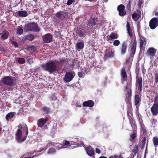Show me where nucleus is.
<instances>
[{
	"mask_svg": "<svg viewBox=\"0 0 158 158\" xmlns=\"http://www.w3.org/2000/svg\"><path fill=\"white\" fill-rule=\"evenodd\" d=\"M56 63H59V61L56 60L48 61L45 64V70L50 73L56 72L57 69Z\"/></svg>",
	"mask_w": 158,
	"mask_h": 158,
	"instance_id": "1",
	"label": "nucleus"
},
{
	"mask_svg": "<svg viewBox=\"0 0 158 158\" xmlns=\"http://www.w3.org/2000/svg\"><path fill=\"white\" fill-rule=\"evenodd\" d=\"M24 29L26 31H32L34 32H39L40 30L37 23L35 22L30 23L26 25Z\"/></svg>",
	"mask_w": 158,
	"mask_h": 158,
	"instance_id": "2",
	"label": "nucleus"
},
{
	"mask_svg": "<svg viewBox=\"0 0 158 158\" xmlns=\"http://www.w3.org/2000/svg\"><path fill=\"white\" fill-rule=\"evenodd\" d=\"M15 78L14 77L6 76L2 78L1 81L4 84L9 86L13 85L15 83Z\"/></svg>",
	"mask_w": 158,
	"mask_h": 158,
	"instance_id": "3",
	"label": "nucleus"
},
{
	"mask_svg": "<svg viewBox=\"0 0 158 158\" xmlns=\"http://www.w3.org/2000/svg\"><path fill=\"white\" fill-rule=\"evenodd\" d=\"M151 111L153 116H156L158 114V96H155L154 103L151 108Z\"/></svg>",
	"mask_w": 158,
	"mask_h": 158,
	"instance_id": "4",
	"label": "nucleus"
},
{
	"mask_svg": "<svg viewBox=\"0 0 158 158\" xmlns=\"http://www.w3.org/2000/svg\"><path fill=\"white\" fill-rule=\"evenodd\" d=\"M75 73L73 71L67 72L63 78V81L65 83L71 81L74 78Z\"/></svg>",
	"mask_w": 158,
	"mask_h": 158,
	"instance_id": "5",
	"label": "nucleus"
},
{
	"mask_svg": "<svg viewBox=\"0 0 158 158\" xmlns=\"http://www.w3.org/2000/svg\"><path fill=\"white\" fill-rule=\"evenodd\" d=\"M76 33L77 35L80 37H85L87 34V31L81 26L77 27Z\"/></svg>",
	"mask_w": 158,
	"mask_h": 158,
	"instance_id": "6",
	"label": "nucleus"
},
{
	"mask_svg": "<svg viewBox=\"0 0 158 158\" xmlns=\"http://www.w3.org/2000/svg\"><path fill=\"white\" fill-rule=\"evenodd\" d=\"M136 46L137 41L136 38H135L130 46V55L133 58L135 53Z\"/></svg>",
	"mask_w": 158,
	"mask_h": 158,
	"instance_id": "7",
	"label": "nucleus"
},
{
	"mask_svg": "<svg viewBox=\"0 0 158 158\" xmlns=\"http://www.w3.org/2000/svg\"><path fill=\"white\" fill-rule=\"evenodd\" d=\"M149 25L151 29H155L158 25V19L156 17L152 19L149 22Z\"/></svg>",
	"mask_w": 158,
	"mask_h": 158,
	"instance_id": "8",
	"label": "nucleus"
},
{
	"mask_svg": "<svg viewBox=\"0 0 158 158\" xmlns=\"http://www.w3.org/2000/svg\"><path fill=\"white\" fill-rule=\"evenodd\" d=\"M117 10L118 12L119 15L121 17H123L126 14L125 6L123 4H120L118 6Z\"/></svg>",
	"mask_w": 158,
	"mask_h": 158,
	"instance_id": "9",
	"label": "nucleus"
},
{
	"mask_svg": "<svg viewBox=\"0 0 158 158\" xmlns=\"http://www.w3.org/2000/svg\"><path fill=\"white\" fill-rule=\"evenodd\" d=\"M22 134V132L21 131V130L20 129H18L16 134V135L17 137V140L19 143H21L24 141L27 137V136L26 135V136L23 137L22 139H21Z\"/></svg>",
	"mask_w": 158,
	"mask_h": 158,
	"instance_id": "10",
	"label": "nucleus"
},
{
	"mask_svg": "<svg viewBox=\"0 0 158 158\" xmlns=\"http://www.w3.org/2000/svg\"><path fill=\"white\" fill-rule=\"evenodd\" d=\"M127 44L126 42L124 41L121 44V46L119 48L120 53L121 55H125L127 50Z\"/></svg>",
	"mask_w": 158,
	"mask_h": 158,
	"instance_id": "11",
	"label": "nucleus"
},
{
	"mask_svg": "<svg viewBox=\"0 0 158 158\" xmlns=\"http://www.w3.org/2000/svg\"><path fill=\"white\" fill-rule=\"evenodd\" d=\"M52 35L50 33H48L43 35L42 36L43 41L45 43H50L52 40Z\"/></svg>",
	"mask_w": 158,
	"mask_h": 158,
	"instance_id": "12",
	"label": "nucleus"
},
{
	"mask_svg": "<svg viewBox=\"0 0 158 158\" xmlns=\"http://www.w3.org/2000/svg\"><path fill=\"white\" fill-rule=\"evenodd\" d=\"M55 15L58 19H60L62 17L65 18H66L68 17V13L66 12L60 11L57 12Z\"/></svg>",
	"mask_w": 158,
	"mask_h": 158,
	"instance_id": "13",
	"label": "nucleus"
},
{
	"mask_svg": "<svg viewBox=\"0 0 158 158\" xmlns=\"http://www.w3.org/2000/svg\"><path fill=\"white\" fill-rule=\"evenodd\" d=\"M141 12L139 10H136L132 15V18L134 20L136 19V20L141 17Z\"/></svg>",
	"mask_w": 158,
	"mask_h": 158,
	"instance_id": "14",
	"label": "nucleus"
},
{
	"mask_svg": "<svg viewBox=\"0 0 158 158\" xmlns=\"http://www.w3.org/2000/svg\"><path fill=\"white\" fill-rule=\"evenodd\" d=\"M126 102H129V101L131 100V96L132 95V91L131 88V86H130L129 90H127L126 92Z\"/></svg>",
	"mask_w": 158,
	"mask_h": 158,
	"instance_id": "15",
	"label": "nucleus"
},
{
	"mask_svg": "<svg viewBox=\"0 0 158 158\" xmlns=\"http://www.w3.org/2000/svg\"><path fill=\"white\" fill-rule=\"evenodd\" d=\"M136 82L138 90L141 91L142 89V79L141 77H136Z\"/></svg>",
	"mask_w": 158,
	"mask_h": 158,
	"instance_id": "16",
	"label": "nucleus"
},
{
	"mask_svg": "<svg viewBox=\"0 0 158 158\" xmlns=\"http://www.w3.org/2000/svg\"><path fill=\"white\" fill-rule=\"evenodd\" d=\"M94 102L91 100H88L84 102L82 104L83 107H92L94 106Z\"/></svg>",
	"mask_w": 158,
	"mask_h": 158,
	"instance_id": "17",
	"label": "nucleus"
},
{
	"mask_svg": "<svg viewBox=\"0 0 158 158\" xmlns=\"http://www.w3.org/2000/svg\"><path fill=\"white\" fill-rule=\"evenodd\" d=\"M47 121V118H41L39 119L37 121L38 127L42 128Z\"/></svg>",
	"mask_w": 158,
	"mask_h": 158,
	"instance_id": "18",
	"label": "nucleus"
},
{
	"mask_svg": "<svg viewBox=\"0 0 158 158\" xmlns=\"http://www.w3.org/2000/svg\"><path fill=\"white\" fill-rule=\"evenodd\" d=\"M98 18H93L89 19L88 22V25L93 27L96 25V22H97Z\"/></svg>",
	"mask_w": 158,
	"mask_h": 158,
	"instance_id": "19",
	"label": "nucleus"
},
{
	"mask_svg": "<svg viewBox=\"0 0 158 158\" xmlns=\"http://www.w3.org/2000/svg\"><path fill=\"white\" fill-rule=\"evenodd\" d=\"M86 151L88 155L89 156H92L94 154V150L90 146L85 148Z\"/></svg>",
	"mask_w": 158,
	"mask_h": 158,
	"instance_id": "20",
	"label": "nucleus"
},
{
	"mask_svg": "<svg viewBox=\"0 0 158 158\" xmlns=\"http://www.w3.org/2000/svg\"><path fill=\"white\" fill-rule=\"evenodd\" d=\"M18 127L19 128V129H20L21 130H22L26 131V135H27H27L28 134V129L26 124L23 125L22 124H20L18 126Z\"/></svg>",
	"mask_w": 158,
	"mask_h": 158,
	"instance_id": "21",
	"label": "nucleus"
},
{
	"mask_svg": "<svg viewBox=\"0 0 158 158\" xmlns=\"http://www.w3.org/2000/svg\"><path fill=\"white\" fill-rule=\"evenodd\" d=\"M121 75L124 81L127 80V76L125 71V68L124 67H122L121 69Z\"/></svg>",
	"mask_w": 158,
	"mask_h": 158,
	"instance_id": "22",
	"label": "nucleus"
},
{
	"mask_svg": "<svg viewBox=\"0 0 158 158\" xmlns=\"http://www.w3.org/2000/svg\"><path fill=\"white\" fill-rule=\"evenodd\" d=\"M16 113L14 112H11L8 113L6 116V119L8 121L9 119H12L15 116Z\"/></svg>",
	"mask_w": 158,
	"mask_h": 158,
	"instance_id": "23",
	"label": "nucleus"
},
{
	"mask_svg": "<svg viewBox=\"0 0 158 158\" xmlns=\"http://www.w3.org/2000/svg\"><path fill=\"white\" fill-rule=\"evenodd\" d=\"M141 99H140L139 95L138 94L135 95L134 97V104L136 106H139L140 104V102Z\"/></svg>",
	"mask_w": 158,
	"mask_h": 158,
	"instance_id": "24",
	"label": "nucleus"
},
{
	"mask_svg": "<svg viewBox=\"0 0 158 158\" xmlns=\"http://www.w3.org/2000/svg\"><path fill=\"white\" fill-rule=\"evenodd\" d=\"M2 34L1 38L3 40H6L8 37L9 35V32L6 30H4L2 31V34L1 33L0 35Z\"/></svg>",
	"mask_w": 158,
	"mask_h": 158,
	"instance_id": "25",
	"label": "nucleus"
},
{
	"mask_svg": "<svg viewBox=\"0 0 158 158\" xmlns=\"http://www.w3.org/2000/svg\"><path fill=\"white\" fill-rule=\"evenodd\" d=\"M18 14L19 16L21 17H26L28 14L27 12L25 10H20L18 11Z\"/></svg>",
	"mask_w": 158,
	"mask_h": 158,
	"instance_id": "26",
	"label": "nucleus"
},
{
	"mask_svg": "<svg viewBox=\"0 0 158 158\" xmlns=\"http://www.w3.org/2000/svg\"><path fill=\"white\" fill-rule=\"evenodd\" d=\"M118 37V35L117 34L112 32L109 36L108 38L110 40H112L113 39H117Z\"/></svg>",
	"mask_w": 158,
	"mask_h": 158,
	"instance_id": "27",
	"label": "nucleus"
},
{
	"mask_svg": "<svg viewBox=\"0 0 158 158\" xmlns=\"http://www.w3.org/2000/svg\"><path fill=\"white\" fill-rule=\"evenodd\" d=\"M137 133L135 132H134L132 133L130 135L129 140L133 142L137 137Z\"/></svg>",
	"mask_w": 158,
	"mask_h": 158,
	"instance_id": "28",
	"label": "nucleus"
},
{
	"mask_svg": "<svg viewBox=\"0 0 158 158\" xmlns=\"http://www.w3.org/2000/svg\"><path fill=\"white\" fill-rule=\"evenodd\" d=\"M152 142L155 147H156L158 145V137H154L152 139Z\"/></svg>",
	"mask_w": 158,
	"mask_h": 158,
	"instance_id": "29",
	"label": "nucleus"
},
{
	"mask_svg": "<svg viewBox=\"0 0 158 158\" xmlns=\"http://www.w3.org/2000/svg\"><path fill=\"white\" fill-rule=\"evenodd\" d=\"M114 53L112 51L107 52L105 54V56L107 57L112 58L114 57Z\"/></svg>",
	"mask_w": 158,
	"mask_h": 158,
	"instance_id": "30",
	"label": "nucleus"
},
{
	"mask_svg": "<svg viewBox=\"0 0 158 158\" xmlns=\"http://www.w3.org/2000/svg\"><path fill=\"white\" fill-rule=\"evenodd\" d=\"M23 31L22 26L21 25L20 26H19L17 29L16 34L18 35H21L23 34Z\"/></svg>",
	"mask_w": 158,
	"mask_h": 158,
	"instance_id": "31",
	"label": "nucleus"
},
{
	"mask_svg": "<svg viewBox=\"0 0 158 158\" xmlns=\"http://www.w3.org/2000/svg\"><path fill=\"white\" fill-rule=\"evenodd\" d=\"M77 48L79 49H83L84 46V44L81 42H79L76 44Z\"/></svg>",
	"mask_w": 158,
	"mask_h": 158,
	"instance_id": "32",
	"label": "nucleus"
},
{
	"mask_svg": "<svg viewBox=\"0 0 158 158\" xmlns=\"http://www.w3.org/2000/svg\"><path fill=\"white\" fill-rule=\"evenodd\" d=\"M132 1L129 0L128 3L127 4L126 7L128 12H130L131 11V4Z\"/></svg>",
	"mask_w": 158,
	"mask_h": 158,
	"instance_id": "33",
	"label": "nucleus"
},
{
	"mask_svg": "<svg viewBox=\"0 0 158 158\" xmlns=\"http://www.w3.org/2000/svg\"><path fill=\"white\" fill-rule=\"evenodd\" d=\"M154 48H151L148 49L147 52L149 53L150 56H152L154 55L155 54Z\"/></svg>",
	"mask_w": 158,
	"mask_h": 158,
	"instance_id": "34",
	"label": "nucleus"
},
{
	"mask_svg": "<svg viewBox=\"0 0 158 158\" xmlns=\"http://www.w3.org/2000/svg\"><path fill=\"white\" fill-rule=\"evenodd\" d=\"M140 130L142 131L143 134L147 135V134L148 131L145 125L140 127Z\"/></svg>",
	"mask_w": 158,
	"mask_h": 158,
	"instance_id": "35",
	"label": "nucleus"
},
{
	"mask_svg": "<svg viewBox=\"0 0 158 158\" xmlns=\"http://www.w3.org/2000/svg\"><path fill=\"white\" fill-rule=\"evenodd\" d=\"M137 119L139 121V123L140 124V127H141L143 126L144 125L143 122V120L141 117H140L139 116V115H138V116L137 117Z\"/></svg>",
	"mask_w": 158,
	"mask_h": 158,
	"instance_id": "36",
	"label": "nucleus"
},
{
	"mask_svg": "<svg viewBox=\"0 0 158 158\" xmlns=\"http://www.w3.org/2000/svg\"><path fill=\"white\" fill-rule=\"evenodd\" d=\"M56 152V150L55 148H51L48 149L47 153L48 154H53L55 153Z\"/></svg>",
	"mask_w": 158,
	"mask_h": 158,
	"instance_id": "37",
	"label": "nucleus"
},
{
	"mask_svg": "<svg viewBox=\"0 0 158 158\" xmlns=\"http://www.w3.org/2000/svg\"><path fill=\"white\" fill-rule=\"evenodd\" d=\"M17 61L19 64H23L26 61L23 58H19Z\"/></svg>",
	"mask_w": 158,
	"mask_h": 158,
	"instance_id": "38",
	"label": "nucleus"
},
{
	"mask_svg": "<svg viewBox=\"0 0 158 158\" xmlns=\"http://www.w3.org/2000/svg\"><path fill=\"white\" fill-rule=\"evenodd\" d=\"M26 38L29 41H32L35 38L34 35L32 34H30L27 36Z\"/></svg>",
	"mask_w": 158,
	"mask_h": 158,
	"instance_id": "39",
	"label": "nucleus"
},
{
	"mask_svg": "<svg viewBox=\"0 0 158 158\" xmlns=\"http://www.w3.org/2000/svg\"><path fill=\"white\" fill-rule=\"evenodd\" d=\"M43 111L46 114H48L50 111V108L46 106L44 107L42 109Z\"/></svg>",
	"mask_w": 158,
	"mask_h": 158,
	"instance_id": "40",
	"label": "nucleus"
},
{
	"mask_svg": "<svg viewBox=\"0 0 158 158\" xmlns=\"http://www.w3.org/2000/svg\"><path fill=\"white\" fill-rule=\"evenodd\" d=\"M129 123L132 127L133 128L135 126L136 123L133 119L130 120Z\"/></svg>",
	"mask_w": 158,
	"mask_h": 158,
	"instance_id": "41",
	"label": "nucleus"
},
{
	"mask_svg": "<svg viewBox=\"0 0 158 158\" xmlns=\"http://www.w3.org/2000/svg\"><path fill=\"white\" fill-rule=\"evenodd\" d=\"M120 41L118 40H115L113 42V45L116 46H118L120 44Z\"/></svg>",
	"mask_w": 158,
	"mask_h": 158,
	"instance_id": "42",
	"label": "nucleus"
},
{
	"mask_svg": "<svg viewBox=\"0 0 158 158\" xmlns=\"http://www.w3.org/2000/svg\"><path fill=\"white\" fill-rule=\"evenodd\" d=\"M52 145H54L53 143L51 141H49L46 145V147L47 148Z\"/></svg>",
	"mask_w": 158,
	"mask_h": 158,
	"instance_id": "43",
	"label": "nucleus"
},
{
	"mask_svg": "<svg viewBox=\"0 0 158 158\" xmlns=\"http://www.w3.org/2000/svg\"><path fill=\"white\" fill-rule=\"evenodd\" d=\"M155 83H158V74L156 73L154 78Z\"/></svg>",
	"mask_w": 158,
	"mask_h": 158,
	"instance_id": "44",
	"label": "nucleus"
},
{
	"mask_svg": "<svg viewBox=\"0 0 158 158\" xmlns=\"http://www.w3.org/2000/svg\"><path fill=\"white\" fill-rule=\"evenodd\" d=\"M75 0H68L66 4L68 6H69L74 2Z\"/></svg>",
	"mask_w": 158,
	"mask_h": 158,
	"instance_id": "45",
	"label": "nucleus"
},
{
	"mask_svg": "<svg viewBox=\"0 0 158 158\" xmlns=\"http://www.w3.org/2000/svg\"><path fill=\"white\" fill-rule=\"evenodd\" d=\"M50 99L52 101H55L57 99V98L54 94H52L50 97Z\"/></svg>",
	"mask_w": 158,
	"mask_h": 158,
	"instance_id": "46",
	"label": "nucleus"
},
{
	"mask_svg": "<svg viewBox=\"0 0 158 158\" xmlns=\"http://www.w3.org/2000/svg\"><path fill=\"white\" fill-rule=\"evenodd\" d=\"M11 44L13 45L15 47H17L18 46V44L17 42L14 41H11Z\"/></svg>",
	"mask_w": 158,
	"mask_h": 158,
	"instance_id": "47",
	"label": "nucleus"
},
{
	"mask_svg": "<svg viewBox=\"0 0 158 158\" xmlns=\"http://www.w3.org/2000/svg\"><path fill=\"white\" fill-rule=\"evenodd\" d=\"M70 144V143L69 141L67 140H64L63 143L62 145L63 146L67 145Z\"/></svg>",
	"mask_w": 158,
	"mask_h": 158,
	"instance_id": "48",
	"label": "nucleus"
},
{
	"mask_svg": "<svg viewBox=\"0 0 158 158\" xmlns=\"http://www.w3.org/2000/svg\"><path fill=\"white\" fill-rule=\"evenodd\" d=\"M127 31V33L129 35L130 37H132L133 36V34L131 29H130V30H128Z\"/></svg>",
	"mask_w": 158,
	"mask_h": 158,
	"instance_id": "49",
	"label": "nucleus"
},
{
	"mask_svg": "<svg viewBox=\"0 0 158 158\" xmlns=\"http://www.w3.org/2000/svg\"><path fill=\"white\" fill-rule=\"evenodd\" d=\"M143 41L142 39H140V48L141 49L143 47Z\"/></svg>",
	"mask_w": 158,
	"mask_h": 158,
	"instance_id": "50",
	"label": "nucleus"
},
{
	"mask_svg": "<svg viewBox=\"0 0 158 158\" xmlns=\"http://www.w3.org/2000/svg\"><path fill=\"white\" fill-rule=\"evenodd\" d=\"M60 61H59V63H62L65 60V58L64 57H62L60 59Z\"/></svg>",
	"mask_w": 158,
	"mask_h": 158,
	"instance_id": "51",
	"label": "nucleus"
},
{
	"mask_svg": "<svg viewBox=\"0 0 158 158\" xmlns=\"http://www.w3.org/2000/svg\"><path fill=\"white\" fill-rule=\"evenodd\" d=\"M126 27L127 31L131 29V27L128 22H127V23Z\"/></svg>",
	"mask_w": 158,
	"mask_h": 158,
	"instance_id": "52",
	"label": "nucleus"
},
{
	"mask_svg": "<svg viewBox=\"0 0 158 158\" xmlns=\"http://www.w3.org/2000/svg\"><path fill=\"white\" fill-rule=\"evenodd\" d=\"M146 136H144L143 138V139L141 141V143L143 144H145L146 143Z\"/></svg>",
	"mask_w": 158,
	"mask_h": 158,
	"instance_id": "53",
	"label": "nucleus"
},
{
	"mask_svg": "<svg viewBox=\"0 0 158 158\" xmlns=\"http://www.w3.org/2000/svg\"><path fill=\"white\" fill-rule=\"evenodd\" d=\"M78 75L79 77H82L83 76V73L81 71L78 72Z\"/></svg>",
	"mask_w": 158,
	"mask_h": 158,
	"instance_id": "54",
	"label": "nucleus"
},
{
	"mask_svg": "<svg viewBox=\"0 0 158 158\" xmlns=\"http://www.w3.org/2000/svg\"><path fill=\"white\" fill-rule=\"evenodd\" d=\"M145 144H143V143H141L139 145L140 148L141 150H143L144 148V146H145Z\"/></svg>",
	"mask_w": 158,
	"mask_h": 158,
	"instance_id": "55",
	"label": "nucleus"
},
{
	"mask_svg": "<svg viewBox=\"0 0 158 158\" xmlns=\"http://www.w3.org/2000/svg\"><path fill=\"white\" fill-rule=\"evenodd\" d=\"M127 115L128 118V119H129V121L133 119V116H132V117H131V116H130V115L129 114V112H127Z\"/></svg>",
	"mask_w": 158,
	"mask_h": 158,
	"instance_id": "56",
	"label": "nucleus"
},
{
	"mask_svg": "<svg viewBox=\"0 0 158 158\" xmlns=\"http://www.w3.org/2000/svg\"><path fill=\"white\" fill-rule=\"evenodd\" d=\"M81 72L83 73V74H85L86 73V70L84 69H81Z\"/></svg>",
	"mask_w": 158,
	"mask_h": 158,
	"instance_id": "57",
	"label": "nucleus"
},
{
	"mask_svg": "<svg viewBox=\"0 0 158 158\" xmlns=\"http://www.w3.org/2000/svg\"><path fill=\"white\" fill-rule=\"evenodd\" d=\"M109 158H118V156L117 155H114L110 156Z\"/></svg>",
	"mask_w": 158,
	"mask_h": 158,
	"instance_id": "58",
	"label": "nucleus"
},
{
	"mask_svg": "<svg viewBox=\"0 0 158 158\" xmlns=\"http://www.w3.org/2000/svg\"><path fill=\"white\" fill-rule=\"evenodd\" d=\"M96 153H98V154H99L101 152V151L98 148H96Z\"/></svg>",
	"mask_w": 158,
	"mask_h": 158,
	"instance_id": "59",
	"label": "nucleus"
},
{
	"mask_svg": "<svg viewBox=\"0 0 158 158\" xmlns=\"http://www.w3.org/2000/svg\"><path fill=\"white\" fill-rule=\"evenodd\" d=\"M148 140H147V144H146V151H145V153L144 156H145L146 154V152H147V147H148Z\"/></svg>",
	"mask_w": 158,
	"mask_h": 158,
	"instance_id": "60",
	"label": "nucleus"
},
{
	"mask_svg": "<svg viewBox=\"0 0 158 158\" xmlns=\"http://www.w3.org/2000/svg\"><path fill=\"white\" fill-rule=\"evenodd\" d=\"M0 51L5 52V50L3 48H0Z\"/></svg>",
	"mask_w": 158,
	"mask_h": 158,
	"instance_id": "61",
	"label": "nucleus"
},
{
	"mask_svg": "<svg viewBox=\"0 0 158 158\" xmlns=\"http://www.w3.org/2000/svg\"><path fill=\"white\" fill-rule=\"evenodd\" d=\"M74 61L73 60V62H72V64L71 65V66H72V67H74V66H75V64H74Z\"/></svg>",
	"mask_w": 158,
	"mask_h": 158,
	"instance_id": "62",
	"label": "nucleus"
},
{
	"mask_svg": "<svg viewBox=\"0 0 158 158\" xmlns=\"http://www.w3.org/2000/svg\"><path fill=\"white\" fill-rule=\"evenodd\" d=\"M133 152L135 153H136L138 152L137 149H136L135 148L133 150Z\"/></svg>",
	"mask_w": 158,
	"mask_h": 158,
	"instance_id": "63",
	"label": "nucleus"
},
{
	"mask_svg": "<svg viewBox=\"0 0 158 158\" xmlns=\"http://www.w3.org/2000/svg\"><path fill=\"white\" fill-rule=\"evenodd\" d=\"M130 89V87H128V85H127L126 86V91L129 90Z\"/></svg>",
	"mask_w": 158,
	"mask_h": 158,
	"instance_id": "64",
	"label": "nucleus"
}]
</instances>
